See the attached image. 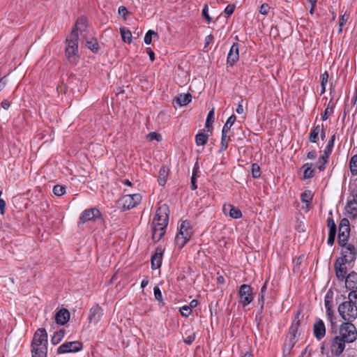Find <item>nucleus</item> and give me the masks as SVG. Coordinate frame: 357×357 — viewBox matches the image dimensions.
Instances as JSON below:
<instances>
[{
  "mask_svg": "<svg viewBox=\"0 0 357 357\" xmlns=\"http://www.w3.org/2000/svg\"><path fill=\"white\" fill-rule=\"evenodd\" d=\"M337 242L341 248L340 257L354 263L357 257V236L351 234L350 223L346 218L340 222Z\"/></svg>",
  "mask_w": 357,
  "mask_h": 357,
  "instance_id": "obj_1",
  "label": "nucleus"
},
{
  "mask_svg": "<svg viewBox=\"0 0 357 357\" xmlns=\"http://www.w3.org/2000/svg\"><path fill=\"white\" fill-rule=\"evenodd\" d=\"M169 207L167 204H162L156 211L153 219L152 240L154 243L158 242L166 232L169 222Z\"/></svg>",
  "mask_w": 357,
  "mask_h": 357,
  "instance_id": "obj_2",
  "label": "nucleus"
},
{
  "mask_svg": "<svg viewBox=\"0 0 357 357\" xmlns=\"http://www.w3.org/2000/svg\"><path fill=\"white\" fill-rule=\"evenodd\" d=\"M47 333L45 328L38 329L31 342L32 357H47Z\"/></svg>",
  "mask_w": 357,
  "mask_h": 357,
  "instance_id": "obj_3",
  "label": "nucleus"
},
{
  "mask_svg": "<svg viewBox=\"0 0 357 357\" xmlns=\"http://www.w3.org/2000/svg\"><path fill=\"white\" fill-rule=\"evenodd\" d=\"M337 311L346 322H352L357 318V307L351 301H347L340 303Z\"/></svg>",
  "mask_w": 357,
  "mask_h": 357,
  "instance_id": "obj_4",
  "label": "nucleus"
},
{
  "mask_svg": "<svg viewBox=\"0 0 357 357\" xmlns=\"http://www.w3.org/2000/svg\"><path fill=\"white\" fill-rule=\"evenodd\" d=\"M192 234L191 224L188 220L181 223L179 231L175 237V244L178 248H182L190 241Z\"/></svg>",
  "mask_w": 357,
  "mask_h": 357,
  "instance_id": "obj_5",
  "label": "nucleus"
},
{
  "mask_svg": "<svg viewBox=\"0 0 357 357\" xmlns=\"http://www.w3.org/2000/svg\"><path fill=\"white\" fill-rule=\"evenodd\" d=\"M338 336L347 343L354 342L357 339V329L352 322L342 323L340 326Z\"/></svg>",
  "mask_w": 357,
  "mask_h": 357,
  "instance_id": "obj_6",
  "label": "nucleus"
},
{
  "mask_svg": "<svg viewBox=\"0 0 357 357\" xmlns=\"http://www.w3.org/2000/svg\"><path fill=\"white\" fill-rule=\"evenodd\" d=\"M142 195L139 193L126 195L119 199V204L123 210H130L139 205L142 202Z\"/></svg>",
  "mask_w": 357,
  "mask_h": 357,
  "instance_id": "obj_7",
  "label": "nucleus"
},
{
  "mask_svg": "<svg viewBox=\"0 0 357 357\" xmlns=\"http://www.w3.org/2000/svg\"><path fill=\"white\" fill-rule=\"evenodd\" d=\"M239 303L243 307H246L254 300L252 288L246 284L240 286L238 291Z\"/></svg>",
  "mask_w": 357,
  "mask_h": 357,
  "instance_id": "obj_8",
  "label": "nucleus"
},
{
  "mask_svg": "<svg viewBox=\"0 0 357 357\" xmlns=\"http://www.w3.org/2000/svg\"><path fill=\"white\" fill-rule=\"evenodd\" d=\"M353 262L349 261V260H344L342 257H338L334 264V268L335 271V275L338 280L344 281L345 277L347 275V268L346 264L350 268H353Z\"/></svg>",
  "mask_w": 357,
  "mask_h": 357,
  "instance_id": "obj_9",
  "label": "nucleus"
},
{
  "mask_svg": "<svg viewBox=\"0 0 357 357\" xmlns=\"http://www.w3.org/2000/svg\"><path fill=\"white\" fill-rule=\"evenodd\" d=\"M97 219L102 220V213L97 208H91L85 209L80 215L79 218V225H84L86 222L93 221Z\"/></svg>",
  "mask_w": 357,
  "mask_h": 357,
  "instance_id": "obj_10",
  "label": "nucleus"
},
{
  "mask_svg": "<svg viewBox=\"0 0 357 357\" xmlns=\"http://www.w3.org/2000/svg\"><path fill=\"white\" fill-rule=\"evenodd\" d=\"M83 349V344L81 342H68L60 345L57 349V354L75 353Z\"/></svg>",
  "mask_w": 357,
  "mask_h": 357,
  "instance_id": "obj_11",
  "label": "nucleus"
},
{
  "mask_svg": "<svg viewBox=\"0 0 357 357\" xmlns=\"http://www.w3.org/2000/svg\"><path fill=\"white\" fill-rule=\"evenodd\" d=\"M345 209L350 218H354L357 216V188L351 191Z\"/></svg>",
  "mask_w": 357,
  "mask_h": 357,
  "instance_id": "obj_12",
  "label": "nucleus"
},
{
  "mask_svg": "<svg viewBox=\"0 0 357 357\" xmlns=\"http://www.w3.org/2000/svg\"><path fill=\"white\" fill-rule=\"evenodd\" d=\"M346 341L339 337L338 335L335 336L331 340V351L335 356H340L345 349Z\"/></svg>",
  "mask_w": 357,
  "mask_h": 357,
  "instance_id": "obj_13",
  "label": "nucleus"
},
{
  "mask_svg": "<svg viewBox=\"0 0 357 357\" xmlns=\"http://www.w3.org/2000/svg\"><path fill=\"white\" fill-rule=\"evenodd\" d=\"M103 315V310L97 305L92 307L89 312V324H97Z\"/></svg>",
  "mask_w": 357,
  "mask_h": 357,
  "instance_id": "obj_14",
  "label": "nucleus"
},
{
  "mask_svg": "<svg viewBox=\"0 0 357 357\" xmlns=\"http://www.w3.org/2000/svg\"><path fill=\"white\" fill-rule=\"evenodd\" d=\"M239 59V45L234 43L228 53L227 62L230 66H233Z\"/></svg>",
  "mask_w": 357,
  "mask_h": 357,
  "instance_id": "obj_15",
  "label": "nucleus"
},
{
  "mask_svg": "<svg viewBox=\"0 0 357 357\" xmlns=\"http://www.w3.org/2000/svg\"><path fill=\"white\" fill-rule=\"evenodd\" d=\"M222 210L226 215H229L232 218L238 219L242 217V213L241 210L232 204H224Z\"/></svg>",
  "mask_w": 357,
  "mask_h": 357,
  "instance_id": "obj_16",
  "label": "nucleus"
},
{
  "mask_svg": "<svg viewBox=\"0 0 357 357\" xmlns=\"http://www.w3.org/2000/svg\"><path fill=\"white\" fill-rule=\"evenodd\" d=\"M163 252L164 250L161 247H158L155 249V253L152 255L151 259V268L153 269H157L161 266Z\"/></svg>",
  "mask_w": 357,
  "mask_h": 357,
  "instance_id": "obj_17",
  "label": "nucleus"
},
{
  "mask_svg": "<svg viewBox=\"0 0 357 357\" xmlns=\"http://www.w3.org/2000/svg\"><path fill=\"white\" fill-rule=\"evenodd\" d=\"M313 333L314 337L318 340H321L326 335V326L321 319H319L314 324Z\"/></svg>",
  "mask_w": 357,
  "mask_h": 357,
  "instance_id": "obj_18",
  "label": "nucleus"
},
{
  "mask_svg": "<svg viewBox=\"0 0 357 357\" xmlns=\"http://www.w3.org/2000/svg\"><path fill=\"white\" fill-rule=\"evenodd\" d=\"M297 342L296 335L289 333L285 340L284 344V354H289L291 350L294 348Z\"/></svg>",
  "mask_w": 357,
  "mask_h": 357,
  "instance_id": "obj_19",
  "label": "nucleus"
},
{
  "mask_svg": "<svg viewBox=\"0 0 357 357\" xmlns=\"http://www.w3.org/2000/svg\"><path fill=\"white\" fill-rule=\"evenodd\" d=\"M344 280L345 281V285L347 289H357V273L351 271L345 277Z\"/></svg>",
  "mask_w": 357,
  "mask_h": 357,
  "instance_id": "obj_20",
  "label": "nucleus"
},
{
  "mask_svg": "<svg viewBox=\"0 0 357 357\" xmlns=\"http://www.w3.org/2000/svg\"><path fill=\"white\" fill-rule=\"evenodd\" d=\"M70 319V312L66 309H61L55 315V321L56 324L63 325L68 321Z\"/></svg>",
  "mask_w": 357,
  "mask_h": 357,
  "instance_id": "obj_21",
  "label": "nucleus"
},
{
  "mask_svg": "<svg viewBox=\"0 0 357 357\" xmlns=\"http://www.w3.org/2000/svg\"><path fill=\"white\" fill-rule=\"evenodd\" d=\"M169 174V169L167 166H162L159 171V175L158 178V184L160 186H165L167 181L168 176Z\"/></svg>",
  "mask_w": 357,
  "mask_h": 357,
  "instance_id": "obj_22",
  "label": "nucleus"
},
{
  "mask_svg": "<svg viewBox=\"0 0 357 357\" xmlns=\"http://www.w3.org/2000/svg\"><path fill=\"white\" fill-rule=\"evenodd\" d=\"M66 54L68 61L70 63L75 64L79 60L78 56V49L77 48H71V47H66Z\"/></svg>",
  "mask_w": 357,
  "mask_h": 357,
  "instance_id": "obj_23",
  "label": "nucleus"
},
{
  "mask_svg": "<svg viewBox=\"0 0 357 357\" xmlns=\"http://www.w3.org/2000/svg\"><path fill=\"white\" fill-rule=\"evenodd\" d=\"M78 33L75 30H73L69 37L66 39L67 47L78 49Z\"/></svg>",
  "mask_w": 357,
  "mask_h": 357,
  "instance_id": "obj_24",
  "label": "nucleus"
},
{
  "mask_svg": "<svg viewBox=\"0 0 357 357\" xmlns=\"http://www.w3.org/2000/svg\"><path fill=\"white\" fill-rule=\"evenodd\" d=\"M301 312L298 311L294 314V318L291 325L289 328V333H292V334H295V335L297 334L298 328L301 324Z\"/></svg>",
  "mask_w": 357,
  "mask_h": 357,
  "instance_id": "obj_25",
  "label": "nucleus"
},
{
  "mask_svg": "<svg viewBox=\"0 0 357 357\" xmlns=\"http://www.w3.org/2000/svg\"><path fill=\"white\" fill-rule=\"evenodd\" d=\"M87 26V20L84 17H79L75 24V26L73 30H75V31L78 33V31L80 33L85 31Z\"/></svg>",
  "mask_w": 357,
  "mask_h": 357,
  "instance_id": "obj_26",
  "label": "nucleus"
},
{
  "mask_svg": "<svg viewBox=\"0 0 357 357\" xmlns=\"http://www.w3.org/2000/svg\"><path fill=\"white\" fill-rule=\"evenodd\" d=\"M312 193L310 190H305L301 195V200L303 203L306 204V211H308L309 205L312 202Z\"/></svg>",
  "mask_w": 357,
  "mask_h": 357,
  "instance_id": "obj_27",
  "label": "nucleus"
},
{
  "mask_svg": "<svg viewBox=\"0 0 357 357\" xmlns=\"http://www.w3.org/2000/svg\"><path fill=\"white\" fill-rule=\"evenodd\" d=\"M228 132H225L222 130V136H221V144L220 151H225L229 145V142L230 141V135H228Z\"/></svg>",
  "mask_w": 357,
  "mask_h": 357,
  "instance_id": "obj_28",
  "label": "nucleus"
},
{
  "mask_svg": "<svg viewBox=\"0 0 357 357\" xmlns=\"http://www.w3.org/2000/svg\"><path fill=\"white\" fill-rule=\"evenodd\" d=\"M335 138V136L333 135L328 141V144L326 145L324 151V153L321 155V156H323V158H329V155H331L334 146Z\"/></svg>",
  "mask_w": 357,
  "mask_h": 357,
  "instance_id": "obj_29",
  "label": "nucleus"
},
{
  "mask_svg": "<svg viewBox=\"0 0 357 357\" xmlns=\"http://www.w3.org/2000/svg\"><path fill=\"white\" fill-rule=\"evenodd\" d=\"M120 33L122 40L124 43L129 44L132 42V33L129 29L124 26L121 27Z\"/></svg>",
  "mask_w": 357,
  "mask_h": 357,
  "instance_id": "obj_30",
  "label": "nucleus"
},
{
  "mask_svg": "<svg viewBox=\"0 0 357 357\" xmlns=\"http://www.w3.org/2000/svg\"><path fill=\"white\" fill-rule=\"evenodd\" d=\"M267 284H268L267 281L264 282V284H263V286L261 288V291H260V293H259V297H258V303L260 305L261 310H263V309H264V301H265V292L266 291V289H267Z\"/></svg>",
  "mask_w": 357,
  "mask_h": 357,
  "instance_id": "obj_31",
  "label": "nucleus"
},
{
  "mask_svg": "<svg viewBox=\"0 0 357 357\" xmlns=\"http://www.w3.org/2000/svg\"><path fill=\"white\" fill-rule=\"evenodd\" d=\"M192 100V96L190 93L180 94L177 98V102L181 106L187 105Z\"/></svg>",
  "mask_w": 357,
  "mask_h": 357,
  "instance_id": "obj_32",
  "label": "nucleus"
},
{
  "mask_svg": "<svg viewBox=\"0 0 357 357\" xmlns=\"http://www.w3.org/2000/svg\"><path fill=\"white\" fill-rule=\"evenodd\" d=\"M322 128H321L320 125H317L314 128V129L310 132L309 135V140L312 143H316L318 139V135L319 132H321Z\"/></svg>",
  "mask_w": 357,
  "mask_h": 357,
  "instance_id": "obj_33",
  "label": "nucleus"
},
{
  "mask_svg": "<svg viewBox=\"0 0 357 357\" xmlns=\"http://www.w3.org/2000/svg\"><path fill=\"white\" fill-rule=\"evenodd\" d=\"M208 142V135L201 132L196 135L195 142L197 146H204Z\"/></svg>",
  "mask_w": 357,
  "mask_h": 357,
  "instance_id": "obj_34",
  "label": "nucleus"
},
{
  "mask_svg": "<svg viewBox=\"0 0 357 357\" xmlns=\"http://www.w3.org/2000/svg\"><path fill=\"white\" fill-rule=\"evenodd\" d=\"M333 293L331 290H328L324 297L325 308H333Z\"/></svg>",
  "mask_w": 357,
  "mask_h": 357,
  "instance_id": "obj_35",
  "label": "nucleus"
},
{
  "mask_svg": "<svg viewBox=\"0 0 357 357\" xmlns=\"http://www.w3.org/2000/svg\"><path fill=\"white\" fill-rule=\"evenodd\" d=\"M312 165L306 163L303 166L304 169L303 178L305 179L310 178L314 176V169L312 167Z\"/></svg>",
  "mask_w": 357,
  "mask_h": 357,
  "instance_id": "obj_36",
  "label": "nucleus"
},
{
  "mask_svg": "<svg viewBox=\"0 0 357 357\" xmlns=\"http://www.w3.org/2000/svg\"><path fill=\"white\" fill-rule=\"evenodd\" d=\"M326 311L327 319L331 322L332 328H335L337 327V323L333 308L328 307L326 309Z\"/></svg>",
  "mask_w": 357,
  "mask_h": 357,
  "instance_id": "obj_37",
  "label": "nucleus"
},
{
  "mask_svg": "<svg viewBox=\"0 0 357 357\" xmlns=\"http://www.w3.org/2000/svg\"><path fill=\"white\" fill-rule=\"evenodd\" d=\"M64 337V330L61 329L59 331L54 333V335L51 338V342L56 345L58 344Z\"/></svg>",
  "mask_w": 357,
  "mask_h": 357,
  "instance_id": "obj_38",
  "label": "nucleus"
},
{
  "mask_svg": "<svg viewBox=\"0 0 357 357\" xmlns=\"http://www.w3.org/2000/svg\"><path fill=\"white\" fill-rule=\"evenodd\" d=\"M349 169L353 176L357 175V155L351 157L349 162Z\"/></svg>",
  "mask_w": 357,
  "mask_h": 357,
  "instance_id": "obj_39",
  "label": "nucleus"
},
{
  "mask_svg": "<svg viewBox=\"0 0 357 357\" xmlns=\"http://www.w3.org/2000/svg\"><path fill=\"white\" fill-rule=\"evenodd\" d=\"M327 227L329 228L328 232H337V227L332 216V212L330 211L329 216L327 218Z\"/></svg>",
  "mask_w": 357,
  "mask_h": 357,
  "instance_id": "obj_40",
  "label": "nucleus"
},
{
  "mask_svg": "<svg viewBox=\"0 0 357 357\" xmlns=\"http://www.w3.org/2000/svg\"><path fill=\"white\" fill-rule=\"evenodd\" d=\"M236 116L234 114L231 115L227 120L225 124L224 125L222 130L225 132H229L231 127L233 126L236 121Z\"/></svg>",
  "mask_w": 357,
  "mask_h": 357,
  "instance_id": "obj_41",
  "label": "nucleus"
},
{
  "mask_svg": "<svg viewBox=\"0 0 357 357\" xmlns=\"http://www.w3.org/2000/svg\"><path fill=\"white\" fill-rule=\"evenodd\" d=\"M86 45L93 52H97L99 49L98 43L96 39L92 38L91 40H86Z\"/></svg>",
  "mask_w": 357,
  "mask_h": 357,
  "instance_id": "obj_42",
  "label": "nucleus"
},
{
  "mask_svg": "<svg viewBox=\"0 0 357 357\" xmlns=\"http://www.w3.org/2000/svg\"><path fill=\"white\" fill-rule=\"evenodd\" d=\"M155 36L156 38H158V34L155 31L153 30H149L144 36V43L147 45H149L152 42V36Z\"/></svg>",
  "mask_w": 357,
  "mask_h": 357,
  "instance_id": "obj_43",
  "label": "nucleus"
},
{
  "mask_svg": "<svg viewBox=\"0 0 357 357\" xmlns=\"http://www.w3.org/2000/svg\"><path fill=\"white\" fill-rule=\"evenodd\" d=\"M53 192L56 196H62L66 193V187L61 185H56L53 188Z\"/></svg>",
  "mask_w": 357,
  "mask_h": 357,
  "instance_id": "obj_44",
  "label": "nucleus"
},
{
  "mask_svg": "<svg viewBox=\"0 0 357 357\" xmlns=\"http://www.w3.org/2000/svg\"><path fill=\"white\" fill-rule=\"evenodd\" d=\"M349 17V14L344 13L340 17L339 22V29L337 31L338 33H340L342 31V28L346 22L348 21Z\"/></svg>",
  "mask_w": 357,
  "mask_h": 357,
  "instance_id": "obj_45",
  "label": "nucleus"
},
{
  "mask_svg": "<svg viewBox=\"0 0 357 357\" xmlns=\"http://www.w3.org/2000/svg\"><path fill=\"white\" fill-rule=\"evenodd\" d=\"M251 172L253 178H257L261 176V169L257 163H253L251 166Z\"/></svg>",
  "mask_w": 357,
  "mask_h": 357,
  "instance_id": "obj_46",
  "label": "nucleus"
},
{
  "mask_svg": "<svg viewBox=\"0 0 357 357\" xmlns=\"http://www.w3.org/2000/svg\"><path fill=\"white\" fill-rule=\"evenodd\" d=\"M328 162V158H323V156L319 159L317 163V167L320 171L322 172L326 169V164Z\"/></svg>",
  "mask_w": 357,
  "mask_h": 357,
  "instance_id": "obj_47",
  "label": "nucleus"
},
{
  "mask_svg": "<svg viewBox=\"0 0 357 357\" xmlns=\"http://www.w3.org/2000/svg\"><path fill=\"white\" fill-rule=\"evenodd\" d=\"M213 119H214V109L213 108L208 113L206 120L205 126L206 128L210 127L211 124L213 122Z\"/></svg>",
  "mask_w": 357,
  "mask_h": 357,
  "instance_id": "obj_48",
  "label": "nucleus"
},
{
  "mask_svg": "<svg viewBox=\"0 0 357 357\" xmlns=\"http://www.w3.org/2000/svg\"><path fill=\"white\" fill-rule=\"evenodd\" d=\"M351 292L348 295V301L354 303L356 305L357 304V289H351Z\"/></svg>",
  "mask_w": 357,
  "mask_h": 357,
  "instance_id": "obj_49",
  "label": "nucleus"
},
{
  "mask_svg": "<svg viewBox=\"0 0 357 357\" xmlns=\"http://www.w3.org/2000/svg\"><path fill=\"white\" fill-rule=\"evenodd\" d=\"M180 312L183 317H188L191 314L192 310L190 309V306L183 305L182 307H181Z\"/></svg>",
  "mask_w": 357,
  "mask_h": 357,
  "instance_id": "obj_50",
  "label": "nucleus"
},
{
  "mask_svg": "<svg viewBox=\"0 0 357 357\" xmlns=\"http://www.w3.org/2000/svg\"><path fill=\"white\" fill-rule=\"evenodd\" d=\"M196 335L195 333H190L184 340L183 342L187 344H191L195 340Z\"/></svg>",
  "mask_w": 357,
  "mask_h": 357,
  "instance_id": "obj_51",
  "label": "nucleus"
},
{
  "mask_svg": "<svg viewBox=\"0 0 357 357\" xmlns=\"http://www.w3.org/2000/svg\"><path fill=\"white\" fill-rule=\"evenodd\" d=\"M202 15L204 17V19L209 23L212 18L208 15V5H205L202 10Z\"/></svg>",
  "mask_w": 357,
  "mask_h": 357,
  "instance_id": "obj_52",
  "label": "nucleus"
},
{
  "mask_svg": "<svg viewBox=\"0 0 357 357\" xmlns=\"http://www.w3.org/2000/svg\"><path fill=\"white\" fill-rule=\"evenodd\" d=\"M337 232H328V236L327 239L328 245L332 246L335 243V239Z\"/></svg>",
  "mask_w": 357,
  "mask_h": 357,
  "instance_id": "obj_53",
  "label": "nucleus"
},
{
  "mask_svg": "<svg viewBox=\"0 0 357 357\" xmlns=\"http://www.w3.org/2000/svg\"><path fill=\"white\" fill-rule=\"evenodd\" d=\"M155 298L159 301L162 300V292L158 287H155L153 289Z\"/></svg>",
  "mask_w": 357,
  "mask_h": 357,
  "instance_id": "obj_54",
  "label": "nucleus"
},
{
  "mask_svg": "<svg viewBox=\"0 0 357 357\" xmlns=\"http://www.w3.org/2000/svg\"><path fill=\"white\" fill-rule=\"evenodd\" d=\"M235 9V6L233 4H229L225 8L224 12L227 15V17H229L231 14H233Z\"/></svg>",
  "mask_w": 357,
  "mask_h": 357,
  "instance_id": "obj_55",
  "label": "nucleus"
},
{
  "mask_svg": "<svg viewBox=\"0 0 357 357\" xmlns=\"http://www.w3.org/2000/svg\"><path fill=\"white\" fill-rule=\"evenodd\" d=\"M196 170L194 169L192 171V175L191 177V189L195 190L197 188V185L196 183Z\"/></svg>",
  "mask_w": 357,
  "mask_h": 357,
  "instance_id": "obj_56",
  "label": "nucleus"
},
{
  "mask_svg": "<svg viewBox=\"0 0 357 357\" xmlns=\"http://www.w3.org/2000/svg\"><path fill=\"white\" fill-rule=\"evenodd\" d=\"M147 137L151 140H157L160 141L161 140V135L158 133H156L155 132H152L149 133Z\"/></svg>",
  "mask_w": 357,
  "mask_h": 357,
  "instance_id": "obj_57",
  "label": "nucleus"
},
{
  "mask_svg": "<svg viewBox=\"0 0 357 357\" xmlns=\"http://www.w3.org/2000/svg\"><path fill=\"white\" fill-rule=\"evenodd\" d=\"M269 6L267 3H263L261 6H260V8H259V13L261 14V15H267L268 11H269Z\"/></svg>",
  "mask_w": 357,
  "mask_h": 357,
  "instance_id": "obj_58",
  "label": "nucleus"
},
{
  "mask_svg": "<svg viewBox=\"0 0 357 357\" xmlns=\"http://www.w3.org/2000/svg\"><path fill=\"white\" fill-rule=\"evenodd\" d=\"M329 75L327 71H325L321 75V85H326L328 82Z\"/></svg>",
  "mask_w": 357,
  "mask_h": 357,
  "instance_id": "obj_59",
  "label": "nucleus"
},
{
  "mask_svg": "<svg viewBox=\"0 0 357 357\" xmlns=\"http://www.w3.org/2000/svg\"><path fill=\"white\" fill-rule=\"evenodd\" d=\"M128 13V10L126 7L121 6L119 8V13L122 16H126V15Z\"/></svg>",
  "mask_w": 357,
  "mask_h": 357,
  "instance_id": "obj_60",
  "label": "nucleus"
},
{
  "mask_svg": "<svg viewBox=\"0 0 357 357\" xmlns=\"http://www.w3.org/2000/svg\"><path fill=\"white\" fill-rule=\"evenodd\" d=\"M214 40L213 36L210 34L205 38V47L213 43Z\"/></svg>",
  "mask_w": 357,
  "mask_h": 357,
  "instance_id": "obj_61",
  "label": "nucleus"
},
{
  "mask_svg": "<svg viewBox=\"0 0 357 357\" xmlns=\"http://www.w3.org/2000/svg\"><path fill=\"white\" fill-rule=\"evenodd\" d=\"M146 52H147L148 55L149 56L151 61H153L155 60V54H154L153 51L150 47H149L146 49Z\"/></svg>",
  "mask_w": 357,
  "mask_h": 357,
  "instance_id": "obj_62",
  "label": "nucleus"
},
{
  "mask_svg": "<svg viewBox=\"0 0 357 357\" xmlns=\"http://www.w3.org/2000/svg\"><path fill=\"white\" fill-rule=\"evenodd\" d=\"M5 207H6V202L3 199H0V213L1 214H4L5 213Z\"/></svg>",
  "mask_w": 357,
  "mask_h": 357,
  "instance_id": "obj_63",
  "label": "nucleus"
},
{
  "mask_svg": "<svg viewBox=\"0 0 357 357\" xmlns=\"http://www.w3.org/2000/svg\"><path fill=\"white\" fill-rule=\"evenodd\" d=\"M10 106V102L8 101V100H5L3 101H2L1 102V107L5 109H8Z\"/></svg>",
  "mask_w": 357,
  "mask_h": 357,
  "instance_id": "obj_64",
  "label": "nucleus"
}]
</instances>
